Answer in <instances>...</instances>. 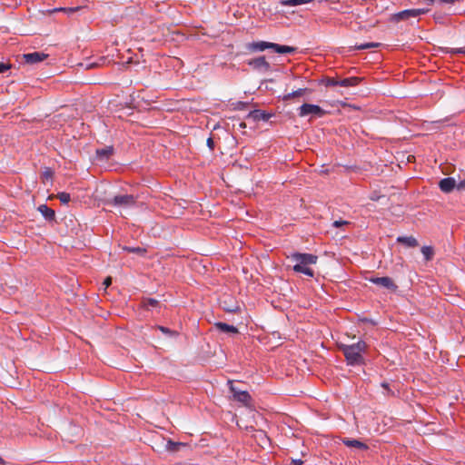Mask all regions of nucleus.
<instances>
[{
	"mask_svg": "<svg viewBox=\"0 0 465 465\" xmlns=\"http://www.w3.org/2000/svg\"><path fill=\"white\" fill-rule=\"evenodd\" d=\"M338 348L343 353L348 365L361 366L365 364L363 353L366 352L368 345L364 341H359L351 345L340 344Z\"/></svg>",
	"mask_w": 465,
	"mask_h": 465,
	"instance_id": "1",
	"label": "nucleus"
},
{
	"mask_svg": "<svg viewBox=\"0 0 465 465\" xmlns=\"http://www.w3.org/2000/svg\"><path fill=\"white\" fill-rule=\"evenodd\" d=\"M288 258L296 262V264L293 265L292 268L295 272L303 273L309 277H314V272L309 267V265L315 264L317 262L318 256L312 253H302L295 252H292Z\"/></svg>",
	"mask_w": 465,
	"mask_h": 465,
	"instance_id": "2",
	"label": "nucleus"
},
{
	"mask_svg": "<svg viewBox=\"0 0 465 465\" xmlns=\"http://www.w3.org/2000/svg\"><path fill=\"white\" fill-rule=\"evenodd\" d=\"M245 49L250 53L262 52L266 49H272L277 54H294L297 51L296 47L289 45H282L275 43L259 41L248 43L245 45Z\"/></svg>",
	"mask_w": 465,
	"mask_h": 465,
	"instance_id": "3",
	"label": "nucleus"
},
{
	"mask_svg": "<svg viewBox=\"0 0 465 465\" xmlns=\"http://www.w3.org/2000/svg\"><path fill=\"white\" fill-rule=\"evenodd\" d=\"M229 390L232 394V400L242 403L246 407L251 406L252 396L247 391H235L233 381L229 380L227 382Z\"/></svg>",
	"mask_w": 465,
	"mask_h": 465,
	"instance_id": "4",
	"label": "nucleus"
},
{
	"mask_svg": "<svg viewBox=\"0 0 465 465\" xmlns=\"http://www.w3.org/2000/svg\"><path fill=\"white\" fill-rule=\"evenodd\" d=\"M136 203V197L132 194L115 195L114 198L107 200L106 204L109 206L131 207Z\"/></svg>",
	"mask_w": 465,
	"mask_h": 465,
	"instance_id": "5",
	"label": "nucleus"
},
{
	"mask_svg": "<svg viewBox=\"0 0 465 465\" xmlns=\"http://www.w3.org/2000/svg\"><path fill=\"white\" fill-rule=\"evenodd\" d=\"M299 116L304 117L312 114L315 117H323L327 112L317 104H303L299 107Z\"/></svg>",
	"mask_w": 465,
	"mask_h": 465,
	"instance_id": "6",
	"label": "nucleus"
},
{
	"mask_svg": "<svg viewBox=\"0 0 465 465\" xmlns=\"http://www.w3.org/2000/svg\"><path fill=\"white\" fill-rule=\"evenodd\" d=\"M428 10L426 9H407L401 11L399 13H396L392 15L391 21L393 22H401L409 20L410 18H415L418 17L420 15H424L427 13Z\"/></svg>",
	"mask_w": 465,
	"mask_h": 465,
	"instance_id": "7",
	"label": "nucleus"
},
{
	"mask_svg": "<svg viewBox=\"0 0 465 465\" xmlns=\"http://www.w3.org/2000/svg\"><path fill=\"white\" fill-rule=\"evenodd\" d=\"M246 64L253 70L258 72L267 73L271 71V64L267 62L264 55H261L255 58H252L246 62Z\"/></svg>",
	"mask_w": 465,
	"mask_h": 465,
	"instance_id": "8",
	"label": "nucleus"
},
{
	"mask_svg": "<svg viewBox=\"0 0 465 465\" xmlns=\"http://www.w3.org/2000/svg\"><path fill=\"white\" fill-rule=\"evenodd\" d=\"M369 282L381 286L391 292H395L398 289V285L393 282V280L391 277L384 276V277H371L369 278Z\"/></svg>",
	"mask_w": 465,
	"mask_h": 465,
	"instance_id": "9",
	"label": "nucleus"
},
{
	"mask_svg": "<svg viewBox=\"0 0 465 465\" xmlns=\"http://www.w3.org/2000/svg\"><path fill=\"white\" fill-rule=\"evenodd\" d=\"M47 57L48 54L42 52L24 54L21 56L20 64H35L43 62Z\"/></svg>",
	"mask_w": 465,
	"mask_h": 465,
	"instance_id": "10",
	"label": "nucleus"
},
{
	"mask_svg": "<svg viewBox=\"0 0 465 465\" xmlns=\"http://www.w3.org/2000/svg\"><path fill=\"white\" fill-rule=\"evenodd\" d=\"M114 154V146H105L103 148H97L95 151V161L106 162Z\"/></svg>",
	"mask_w": 465,
	"mask_h": 465,
	"instance_id": "11",
	"label": "nucleus"
},
{
	"mask_svg": "<svg viewBox=\"0 0 465 465\" xmlns=\"http://www.w3.org/2000/svg\"><path fill=\"white\" fill-rule=\"evenodd\" d=\"M274 114L272 113H268L266 111H262V110H260V109H255V110H252L251 111L246 118H251L252 119L254 122H259V121H264V122H267L271 119L272 116H273Z\"/></svg>",
	"mask_w": 465,
	"mask_h": 465,
	"instance_id": "12",
	"label": "nucleus"
},
{
	"mask_svg": "<svg viewBox=\"0 0 465 465\" xmlns=\"http://www.w3.org/2000/svg\"><path fill=\"white\" fill-rule=\"evenodd\" d=\"M341 440L348 448H354L362 451L370 449L366 443L356 439L341 438Z\"/></svg>",
	"mask_w": 465,
	"mask_h": 465,
	"instance_id": "13",
	"label": "nucleus"
},
{
	"mask_svg": "<svg viewBox=\"0 0 465 465\" xmlns=\"http://www.w3.org/2000/svg\"><path fill=\"white\" fill-rule=\"evenodd\" d=\"M439 187L440 189L445 193H451L455 188L457 189V183L454 178L452 177H447L443 178L439 182Z\"/></svg>",
	"mask_w": 465,
	"mask_h": 465,
	"instance_id": "14",
	"label": "nucleus"
},
{
	"mask_svg": "<svg viewBox=\"0 0 465 465\" xmlns=\"http://www.w3.org/2000/svg\"><path fill=\"white\" fill-rule=\"evenodd\" d=\"M213 327L221 332L230 333V334L239 333V331L235 326L230 325L225 322H215Z\"/></svg>",
	"mask_w": 465,
	"mask_h": 465,
	"instance_id": "15",
	"label": "nucleus"
},
{
	"mask_svg": "<svg viewBox=\"0 0 465 465\" xmlns=\"http://www.w3.org/2000/svg\"><path fill=\"white\" fill-rule=\"evenodd\" d=\"M363 80H364V78L358 77V76H352V77L340 79L339 86H341V87H353V86H357Z\"/></svg>",
	"mask_w": 465,
	"mask_h": 465,
	"instance_id": "16",
	"label": "nucleus"
},
{
	"mask_svg": "<svg viewBox=\"0 0 465 465\" xmlns=\"http://www.w3.org/2000/svg\"><path fill=\"white\" fill-rule=\"evenodd\" d=\"M37 210L47 222H54L55 220V212L46 204L39 205Z\"/></svg>",
	"mask_w": 465,
	"mask_h": 465,
	"instance_id": "17",
	"label": "nucleus"
},
{
	"mask_svg": "<svg viewBox=\"0 0 465 465\" xmlns=\"http://www.w3.org/2000/svg\"><path fill=\"white\" fill-rule=\"evenodd\" d=\"M397 242L411 248H414L419 245L417 239L413 236H399L397 238Z\"/></svg>",
	"mask_w": 465,
	"mask_h": 465,
	"instance_id": "18",
	"label": "nucleus"
},
{
	"mask_svg": "<svg viewBox=\"0 0 465 465\" xmlns=\"http://www.w3.org/2000/svg\"><path fill=\"white\" fill-rule=\"evenodd\" d=\"M188 445L183 442H176L169 440L166 443V450L170 452H178L183 447H187Z\"/></svg>",
	"mask_w": 465,
	"mask_h": 465,
	"instance_id": "19",
	"label": "nucleus"
},
{
	"mask_svg": "<svg viewBox=\"0 0 465 465\" xmlns=\"http://www.w3.org/2000/svg\"><path fill=\"white\" fill-rule=\"evenodd\" d=\"M309 90L307 88H300L296 91H293L292 93L284 94L282 97L283 101H289L292 98L301 97L304 95Z\"/></svg>",
	"mask_w": 465,
	"mask_h": 465,
	"instance_id": "20",
	"label": "nucleus"
},
{
	"mask_svg": "<svg viewBox=\"0 0 465 465\" xmlns=\"http://www.w3.org/2000/svg\"><path fill=\"white\" fill-rule=\"evenodd\" d=\"M159 301L153 298H143L141 301V306L146 310H149L151 307L155 308L159 306Z\"/></svg>",
	"mask_w": 465,
	"mask_h": 465,
	"instance_id": "21",
	"label": "nucleus"
},
{
	"mask_svg": "<svg viewBox=\"0 0 465 465\" xmlns=\"http://www.w3.org/2000/svg\"><path fill=\"white\" fill-rule=\"evenodd\" d=\"M339 82H340L339 77H331V76H324L321 80V83L327 87L339 86Z\"/></svg>",
	"mask_w": 465,
	"mask_h": 465,
	"instance_id": "22",
	"label": "nucleus"
},
{
	"mask_svg": "<svg viewBox=\"0 0 465 465\" xmlns=\"http://www.w3.org/2000/svg\"><path fill=\"white\" fill-rule=\"evenodd\" d=\"M123 250L130 253H135L139 256H144L147 252L146 249L142 247L124 246Z\"/></svg>",
	"mask_w": 465,
	"mask_h": 465,
	"instance_id": "23",
	"label": "nucleus"
},
{
	"mask_svg": "<svg viewBox=\"0 0 465 465\" xmlns=\"http://www.w3.org/2000/svg\"><path fill=\"white\" fill-rule=\"evenodd\" d=\"M421 252L424 255L426 261H431L434 255V250L431 246H423Z\"/></svg>",
	"mask_w": 465,
	"mask_h": 465,
	"instance_id": "24",
	"label": "nucleus"
},
{
	"mask_svg": "<svg viewBox=\"0 0 465 465\" xmlns=\"http://www.w3.org/2000/svg\"><path fill=\"white\" fill-rule=\"evenodd\" d=\"M53 176H54V171L49 167H45V170L41 173V180L43 183H45V181L52 180Z\"/></svg>",
	"mask_w": 465,
	"mask_h": 465,
	"instance_id": "25",
	"label": "nucleus"
},
{
	"mask_svg": "<svg viewBox=\"0 0 465 465\" xmlns=\"http://www.w3.org/2000/svg\"><path fill=\"white\" fill-rule=\"evenodd\" d=\"M56 197L60 200L62 203H68L71 201L70 193L65 192L57 193Z\"/></svg>",
	"mask_w": 465,
	"mask_h": 465,
	"instance_id": "26",
	"label": "nucleus"
},
{
	"mask_svg": "<svg viewBox=\"0 0 465 465\" xmlns=\"http://www.w3.org/2000/svg\"><path fill=\"white\" fill-rule=\"evenodd\" d=\"M380 45H381L380 43H367V44L361 45H355V49L364 50V49H368V48L379 47Z\"/></svg>",
	"mask_w": 465,
	"mask_h": 465,
	"instance_id": "27",
	"label": "nucleus"
},
{
	"mask_svg": "<svg viewBox=\"0 0 465 465\" xmlns=\"http://www.w3.org/2000/svg\"><path fill=\"white\" fill-rule=\"evenodd\" d=\"M233 105H234L233 108L236 110H243L248 107L249 103L238 101L237 103L233 104Z\"/></svg>",
	"mask_w": 465,
	"mask_h": 465,
	"instance_id": "28",
	"label": "nucleus"
},
{
	"mask_svg": "<svg viewBox=\"0 0 465 465\" xmlns=\"http://www.w3.org/2000/svg\"><path fill=\"white\" fill-rule=\"evenodd\" d=\"M446 53H451V54H465V47L463 48H456V49H446L445 51Z\"/></svg>",
	"mask_w": 465,
	"mask_h": 465,
	"instance_id": "29",
	"label": "nucleus"
},
{
	"mask_svg": "<svg viewBox=\"0 0 465 465\" xmlns=\"http://www.w3.org/2000/svg\"><path fill=\"white\" fill-rule=\"evenodd\" d=\"M11 68H12L11 64L0 63V74L5 73Z\"/></svg>",
	"mask_w": 465,
	"mask_h": 465,
	"instance_id": "30",
	"label": "nucleus"
},
{
	"mask_svg": "<svg viewBox=\"0 0 465 465\" xmlns=\"http://www.w3.org/2000/svg\"><path fill=\"white\" fill-rule=\"evenodd\" d=\"M158 328H159V330H160L162 332H163V333H165V334H169V335H174V334H176V332H175L174 331H172V330H170V329H169V328H167V327L158 326Z\"/></svg>",
	"mask_w": 465,
	"mask_h": 465,
	"instance_id": "31",
	"label": "nucleus"
},
{
	"mask_svg": "<svg viewBox=\"0 0 465 465\" xmlns=\"http://www.w3.org/2000/svg\"><path fill=\"white\" fill-rule=\"evenodd\" d=\"M457 0H432V4H439V5H443V4H448V5H451V4H454Z\"/></svg>",
	"mask_w": 465,
	"mask_h": 465,
	"instance_id": "32",
	"label": "nucleus"
},
{
	"mask_svg": "<svg viewBox=\"0 0 465 465\" xmlns=\"http://www.w3.org/2000/svg\"><path fill=\"white\" fill-rule=\"evenodd\" d=\"M381 387L387 391L388 394L394 395V391L391 390L390 384L387 381L381 382Z\"/></svg>",
	"mask_w": 465,
	"mask_h": 465,
	"instance_id": "33",
	"label": "nucleus"
},
{
	"mask_svg": "<svg viewBox=\"0 0 465 465\" xmlns=\"http://www.w3.org/2000/svg\"><path fill=\"white\" fill-rule=\"evenodd\" d=\"M206 143H207V146L209 147V149H210L211 151H213V150H214L215 143H214V141H213V137H209V138L207 139Z\"/></svg>",
	"mask_w": 465,
	"mask_h": 465,
	"instance_id": "34",
	"label": "nucleus"
},
{
	"mask_svg": "<svg viewBox=\"0 0 465 465\" xmlns=\"http://www.w3.org/2000/svg\"><path fill=\"white\" fill-rule=\"evenodd\" d=\"M223 310L228 312H238L240 311V307L235 305L232 306V308H223Z\"/></svg>",
	"mask_w": 465,
	"mask_h": 465,
	"instance_id": "35",
	"label": "nucleus"
},
{
	"mask_svg": "<svg viewBox=\"0 0 465 465\" xmlns=\"http://www.w3.org/2000/svg\"><path fill=\"white\" fill-rule=\"evenodd\" d=\"M348 223H348V222H346V221H335V222L332 223V225H333V227H335V228H339V227H341V225L348 224Z\"/></svg>",
	"mask_w": 465,
	"mask_h": 465,
	"instance_id": "36",
	"label": "nucleus"
},
{
	"mask_svg": "<svg viewBox=\"0 0 465 465\" xmlns=\"http://www.w3.org/2000/svg\"><path fill=\"white\" fill-rule=\"evenodd\" d=\"M304 461L301 459H292L291 464L292 465H302Z\"/></svg>",
	"mask_w": 465,
	"mask_h": 465,
	"instance_id": "37",
	"label": "nucleus"
},
{
	"mask_svg": "<svg viewBox=\"0 0 465 465\" xmlns=\"http://www.w3.org/2000/svg\"><path fill=\"white\" fill-rule=\"evenodd\" d=\"M457 190H459V191L465 190V179L461 180L459 183H457Z\"/></svg>",
	"mask_w": 465,
	"mask_h": 465,
	"instance_id": "38",
	"label": "nucleus"
},
{
	"mask_svg": "<svg viewBox=\"0 0 465 465\" xmlns=\"http://www.w3.org/2000/svg\"><path fill=\"white\" fill-rule=\"evenodd\" d=\"M106 288L112 284V278L110 276L106 277L103 283Z\"/></svg>",
	"mask_w": 465,
	"mask_h": 465,
	"instance_id": "39",
	"label": "nucleus"
},
{
	"mask_svg": "<svg viewBox=\"0 0 465 465\" xmlns=\"http://www.w3.org/2000/svg\"><path fill=\"white\" fill-rule=\"evenodd\" d=\"M239 127L242 128V129L246 128V124L244 122H241L239 124Z\"/></svg>",
	"mask_w": 465,
	"mask_h": 465,
	"instance_id": "40",
	"label": "nucleus"
},
{
	"mask_svg": "<svg viewBox=\"0 0 465 465\" xmlns=\"http://www.w3.org/2000/svg\"><path fill=\"white\" fill-rule=\"evenodd\" d=\"M95 64H88L86 65V68L89 69V68H93Z\"/></svg>",
	"mask_w": 465,
	"mask_h": 465,
	"instance_id": "41",
	"label": "nucleus"
},
{
	"mask_svg": "<svg viewBox=\"0 0 465 465\" xmlns=\"http://www.w3.org/2000/svg\"><path fill=\"white\" fill-rule=\"evenodd\" d=\"M5 463V460L2 459V457H0V465H4Z\"/></svg>",
	"mask_w": 465,
	"mask_h": 465,
	"instance_id": "42",
	"label": "nucleus"
},
{
	"mask_svg": "<svg viewBox=\"0 0 465 465\" xmlns=\"http://www.w3.org/2000/svg\"><path fill=\"white\" fill-rule=\"evenodd\" d=\"M371 200H377V195H374V197L371 198Z\"/></svg>",
	"mask_w": 465,
	"mask_h": 465,
	"instance_id": "43",
	"label": "nucleus"
},
{
	"mask_svg": "<svg viewBox=\"0 0 465 465\" xmlns=\"http://www.w3.org/2000/svg\"><path fill=\"white\" fill-rule=\"evenodd\" d=\"M371 200H377V195H374V197L371 198Z\"/></svg>",
	"mask_w": 465,
	"mask_h": 465,
	"instance_id": "44",
	"label": "nucleus"
},
{
	"mask_svg": "<svg viewBox=\"0 0 465 465\" xmlns=\"http://www.w3.org/2000/svg\"><path fill=\"white\" fill-rule=\"evenodd\" d=\"M127 63H133L132 58H130Z\"/></svg>",
	"mask_w": 465,
	"mask_h": 465,
	"instance_id": "45",
	"label": "nucleus"
},
{
	"mask_svg": "<svg viewBox=\"0 0 465 465\" xmlns=\"http://www.w3.org/2000/svg\"><path fill=\"white\" fill-rule=\"evenodd\" d=\"M235 391H242V390L235 386Z\"/></svg>",
	"mask_w": 465,
	"mask_h": 465,
	"instance_id": "46",
	"label": "nucleus"
},
{
	"mask_svg": "<svg viewBox=\"0 0 465 465\" xmlns=\"http://www.w3.org/2000/svg\"><path fill=\"white\" fill-rule=\"evenodd\" d=\"M430 2L432 3V0H430Z\"/></svg>",
	"mask_w": 465,
	"mask_h": 465,
	"instance_id": "47",
	"label": "nucleus"
}]
</instances>
